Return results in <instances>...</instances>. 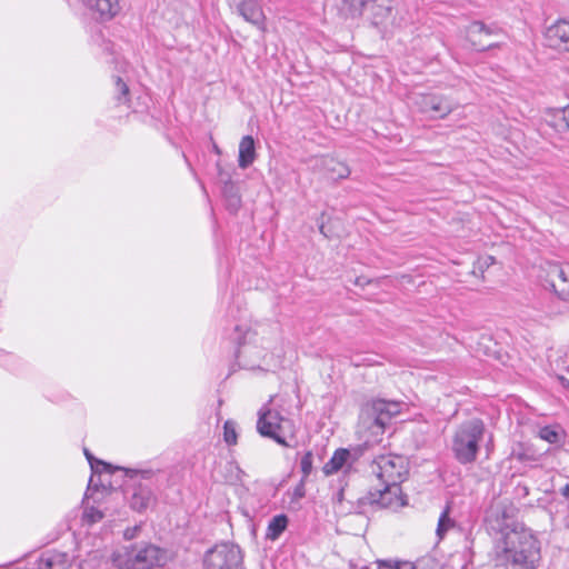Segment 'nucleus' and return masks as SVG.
<instances>
[{"label": "nucleus", "instance_id": "f257e3e1", "mask_svg": "<svg viewBox=\"0 0 569 569\" xmlns=\"http://www.w3.org/2000/svg\"><path fill=\"white\" fill-rule=\"evenodd\" d=\"M401 410L402 405L399 401L380 398L367 401L360 411L359 431L373 441H380Z\"/></svg>", "mask_w": 569, "mask_h": 569}, {"label": "nucleus", "instance_id": "f03ea898", "mask_svg": "<svg viewBox=\"0 0 569 569\" xmlns=\"http://www.w3.org/2000/svg\"><path fill=\"white\" fill-rule=\"evenodd\" d=\"M502 551L515 565L533 562L540 552L538 539L523 526H516L503 532Z\"/></svg>", "mask_w": 569, "mask_h": 569}, {"label": "nucleus", "instance_id": "7ed1b4c3", "mask_svg": "<svg viewBox=\"0 0 569 569\" xmlns=\"http://www.w3.org/2000/svg\"><path fill=\"white\" fill-rule=\"evenodd\" d=\"M167 552L153 543L132 545L113 557L118 569H154L167 563Z\"/></svg>", "mask_w": 569, "mask_h": 569}, {"label": "nucleus", "instance_id": "20e7f679", "mask_svg": "<svg viewBox=\"0 0 569 569\" xmlns=\"http://www.w3.org/2000/svg\"><path fill=\"white\" fill-rule=\"evenodd\" d=\"M485 431V423L479 418L465 421L457 428L452 437V451L460 463L476 461Z\"/></svg>", "mask_w": 569, "mask_h": 569}, {"label": "nucleus", "instance_id": "39448f33", "mask_svg": "<svg viewBox=\"0 0 569 569\" xmlns=\"http://www.w3.org/2000/svg\"><path fill=\"white\" fill-rule=\"evenodd\" d=\"M378 483L400 485L408 475V463L402 456L381 455L375 460Z\"/></svg>", "mask_w": 569, "mask_h": 569}, {"label": "nucleus", "instance_id": "423d86ee", "mask_svg": "<svg viewBox=\"0 0 569 569\" xmlns=\"http://www.w3.org/2000/svg\"><path fill=\"white\" fill-rule=\"evenodd\" d=\"M242 552L232 543H219L211 548L204 557V569H241Z\"/></svg>", "mask_w": 569, "mask_h": 569}, {"label": "nucleus", "instance_id": "0eeeda50", "mask_svg": "<svg viewBox=\"0 0 569 569\" xmlns=\"http://www.w3.org/2000/svg\"><path fill=\"white\" fill-rule=\"evenodd\" d=\"M368 500L389 509H399L407 505V497L400 485L377 483L370 488Z\"/></svg>", "mask_w": 569, "mask_h": 569}, {"label": "nucleus", "instance_id": "6e6552de", "mask_svg": "<svg viewBox=\"0 0 569 569\" xmlns=\"http://www.w3.org/2000/svg\"><path fill=\"white\" fill-rule=\"evenodd\" d=\"M501 32L486 26L482 21H473L466 28V40L477 51L500 48V43L492 42L491 37Z\"/></svg>", "mask_w": 569, "mask_h": 569}, {"label": "nucleus", "instance_id": "1a4fd4ad", "mask_svg": "<svg viewBox=\"0 0 569 569\" xmlns=\"http://www.w3.org/2000/svg\"><path fill=\"white\" fill-rule=\"evenodd\" d=\"M546 47L557 52L569 53V20L557 19L543 32Z\"/></svg>", "mask_w": 569, "mask_h": 569}, {"label": "nucleus", "instance_id": "9d476101", "mask_svg": "<svg viewBox=\"0 0 569 569\" xmlns=\"http://www.w3.org/2000/svg\"><path fill=\"white\" fill-rule=\"evenodd\" d=\"M286 421L279 412L268 409L262 412L257 422V429L263 437L273 439L282 447H290L287 440L281 436V423Z\"/></svg>", "mask_w": 569, "mask_h": 569}, {"label": "nucleus", "instance_id": "9b49d317", "mask_svg": "<svg viewBox=\"0 0 569 569\" xmlns=\"http://www.w3.org/2000/svg\"><path fill=\"white\" fill-rule=\"evenodd\" d=\"M425 112H432L438 118H446L450 114L455 107L451 100L442 94H426L422 100Z\"/></svg>", "mask_w": 569, "mask_h": 569}, {"label": "nucleus", "instance_id": "f8f14e48", "mask_svg": "<svg viewBox=\"0 0 569 569\" xmlns=\"http://www.w3.org/2000/svg\"><path fill=\"white\" fill-rule=\"evenodd\" d=\"M240 14L260 31L266 32V16L261 6L254 0H244L239 6Z\"/></svg>", "mask_w": 569, "mask_h": 569}, {"label": "nucleus", "instance_id": "ddd939ff", "mask_svg": "<svg viewBox=\"0 0 569 569\" xmlns=\"http://www.w3.org/2000/svg\"><path fill=\"white\" fill-rule=\"evenodd\" d=\"M89 8L99 21H110L116 18L120 10L119 0H88Z\"/></svg>", "mask_w": 569, "mask_h": 569}, {"label": "nucleus", "instance_id": "4468645a", "mask_svg": "<svg viewBox=\"0 0 569 569\" xmlns=\"http://www.w3.org/2000/svg\"><path fill=\"white\" fill-rule=\"evenodd\" d=\"M547 279L555 293L563 300H569V279L560 266H551L548 270Z\"/></svg>", "mask_w": 569, "mask_h": 569}, {"label": "nucleus", "instance_id": "2eb2a0df", "mask_svg": "<svg viewBox=\"0 0 569 569\" xmlns=\"http://www.w3.org/2000/svg\"><path fill=\"white\" fill-rule=\"evenodd\" d=\"M492 517L500 523V529L505 532L508 531V521L513 520L517 516V508L513 502L505 499L496 501L490 508Z\"/></svg>", "mask_w": 569, "mask_h": 569}, {"label": "nucleus", "instance_id": "dca6fc26", "mask_svg": "<svg viewBox=\"0 0 569 569\" xmlns=\"http://www.w3.org/2000/svg\"><path fill=\"white\" fill-rule=\"evenodd\" d=\"M71 561L66 552L48 551L38 562V569H69Z\"/></svg>", "mask_w": 569, "mask_h": 569}, {"label": "nucleus", "instance_id": "f3484780", "mask_svg": "<svg viewBox=\"0 0 569 569\" xmlns=\"http://www.w3.org/2000/svg\"><path fill=\"white\" fill-rule=\"evenodd\" d=\"M256 159L254 140L251 136H244L239 143V167L246 169Z\"/></svg>", "mask_w": 569, "mask_h": 569}, {"label": "nucleus", "instance_id": "a211bd4d", "mask_svg": "<svg viewBox=\"0 0 569 569\" xmlns=\"http://www.w3.org/2000/svg\"><path fill=\"white\" fill-rule=\"evenodd\" d=\"M350 457V452L348 449L340 448L337 449L331 458L325 463L322 470L327 476L337 473L348 461Z\"/></svg>", "mask_w": 569, "mask_h": 569}, {"label": "nucleus", "instance_id": "6ab92c4d", "mask_svg": "<svg viewBox=\"0 0 569 569\" xmlns=\"http://www.w3.org/2000/svg\"><path fill=\"white\" fill-rule=\"evenodd\" d=\"M549 124L558 132H569V106L550 112Z\"/></svg>", "mask_w": 569, "mask_h": 569}, {"label": "nucleus", "instance_id": "aec40b11", "mask_svg": "<svg viewBox=\"0 0 569 569\" xmlns=\"http://www.w3.org/2000/svg\"><path fill=\"white\" fill-rule=\"evenodd\" d=\"M152 501V492L149 488L139 486L131 498V507L137 511L146 510Z\"/></svg>", "mask_w": 569, "mask_h": 569}, {"label": "nucleus", "instance_id": "412c9836", "mask_svg": "<svg viewBox=\"0 0 569 569\" xmlns=\"http://www.w3.org/2000/svg\"><path fill=\"white\" fill-rule=\"evenodd\" d=\"M288 522L289 520L286 515L282 513L274 516L268 523L266 530V538L271 541L277 540L281 536V533L287 529Z\"/></svg>", "mask_w": 569, "mask_h": 569}, {"label": "nucleus", "instance_id": "4be33fe9", "mask_svg": "<svg viewBox=\"0 0 569 569\" xmlns=\"http://www.w3.org/2000/svg\"><path fill=\"white\" fill-rule=\"evenodd\" d=\"M326 171L333 180L346 179L350 174L348 164L339 159L330 158L326 162Z\"/></svg>", "mask_w": 569, "mask_h": 569}, {"label": "nucleus", "instance_id": "5701e85b", "mask_svg": "<svg viewBox=\"0 0 569 569\" xmlns=\"http://www.w3.org/2000/svg\"><path fill=\"white\" fill-rule=\"evenodd\" d=\"M449 513H450V507L447 506L439 517L438 526H437V535L440 538H442L455 526V521L450 518Z\"/></svg>", "mask_w": 569, "mask_h": 569}, {"label": "nucleus", "instance_id": "b1692460", "mask_svg": "<svg viewBox=\"0 0 569 569\" xmlns=\"http://www.w3.org/2000/svg\"><path fill=\"white\" fill-rule=\"evenodd\" d=\"M433 566L427 563L413 565L410 561H396V562H383L379 566V569H432Z\"/></svg>", "mask_w": 569, "mask_h": 569}, {"label": "nucleus", "instance_id": "393cba45", "mask_svg": "<svg viewBox=\"0 0 569 569\" xmlns=\"http://www.w3.org/2000/svg\"><path fill=\"white\" fill-rule=\"evenodd\" d=\"M538 436L540 439H542L551 445L558 443L561 439L560 432L551 426L542 427L539 430Z\"/></svg>", "mask_w": 569, "mask_h": 569}, {"label": "nucleus", "instance_id": "a878e982", "mask_svg": "<svg viewBox=\"0 0 569 569\" xmlns=\"http://www.w3.org/2000/svg\"><path fill=\"white\" fill-rule=\"evenodd\" d=\"M223 439L229 446H234L238 440L236 425L233 421L227 420L223 425Z\"/></svg>", "mask_w": 569, "mask_h": 569}, {"label": "nucleus", "instance_id": "bb28decb", "mask_svg": "<svg viewBox=\"0 0 569 569\" xmlns=\"http://www.w3.org/2000/svg\"><path fill=\"white\" fill-rule=\"evenodd\" d=\"M313 463V455H312V451H307L305 452V455L302 456L301 458V461H300V468H301V472H302V481H305L311 473L312 471V466Z\"/></svg>", "mask_w": 569, "mask_h": 569}, {"label": "nucleus", "instance_id": "cd10ccee", "mask_svg": "<svg viewBox=\"0 0 569 569\" xmlns=\"http://www.w3.org/2000/svg\"><path fill=\"white\" fill-rule=\"evenodd\" d=\"M370 1L371 0H343V3L348 7L352 16H360Z\"/></svg>", "mask_w": 569, "mask_h": 569}, {"label": "nucleus", "instance_id": "c85d7f7f", "mask_svg": "<svg viewBox=\"0 0 569 569\" xmlns=\"http://www.w3.org/2000/svg\"><path fill=\"white\" fill-rule=\"evenodd\" d=\"M84 520L88 523H96L103 518V513L94 507L88 508L83 515Z\"/></svg>", "mask_w": 569, "mask_h": 569}, {"label": "nucleus", "instance_id": "c756f323", "mask_svg": "<svg viewBox=\"0 0 569 569\" xmlns=\"http://www.w3.org/2000/svg\"><path fill=\"white\" fill-rule=\"evenodd\" d=\"M116 87L120 91V93L123 96L126 102L129 103L130 102V99H129L130 90H129L128 84L120 77H118L116 79Z\"/></svg>", "mask_w": 569, "mask_h": 569}, {"label": "nucleus", "instance_id": "7c9ffc66", "mask_svg": "<svg viewBox=\"0 0 569 569\" xmlns=\"http://www.w3.org/2000/svg\"><path fill=\"white\" fill-rule=\"evenodd\" d=\"M558 380L562 385L563 388L569 389V380L563 376H558Z\"/></svg>", "mask_w": 569, "mask_h": 569}, {"label": "nucleus", "instance_id": "2f4dec72", "mask_svg": "<svg viewBox=\"0 0 569 569\" xmlns=\"http://www.w3.org/2000/svg\"><path fill=\"white\" fill-rule=\"evenodd\" d=\"M561 495L569 499V483L565 485L562 488H561Z\"/></svg>", "mask_w": 569, "mask_h": 569}, {"label": "nucleus", "instance_id": "473e14b6", "mask_svg": "<svg viewBox=\"0 0 569 569\" xmlns=\"http://www.w3.org/2000/svg\"><path fill=\"white\" fill-rule=\"evenodd\" d=\"M124 537H126L127 539H131V538H133V531L126 530V532H124Z\"/></svg>", "mask_w": 569, "mask_h": 569}, {"label": "nucleus", "instance_id": "72a5a7b5", "mask_svg": "<svg viewBox=\"0 0 569 569\" xmlns=\"http://www.w3.org/2000/svg\"><path fill=\"white\" fill-rule=\"evenodd\" d=\"M370 281H366V283H369ZM356 284H362V280H360V278H357L356 280ZM365 284V282H363Z\"/></svg>", "mask_w": 569, "mask_h": 569}, {"label": "nucleus", "instance_id": "f704fd0d", "mask_svg": "<svg viewBox=\"0 0 569 569\" xmlns=\"http://www.w3.org/2000/svg\"><path fill=\"white\" fill-rule=\"evenodd\" d=\"M370 281H366V283H369ZM356 284H362V280H360V278H357L356 280ZM365 284V282H363Z\"/></svg>", "mask_w": 569, "mask_h": 569}, {"label": "nucleus", "instance_id": "c9c22d12", "mask_svg": "<svg viewBox=\"0 0 569 569\" xmlns=\"http://www.w3.org/2000/svg\"><path fill=\"white\" fill-rule=\"evenodd\" d=\"M17 569H22L21 567H17Z\"/></svg>", "mask_w": 569, "mask_h": 569}, {"label": "nucleus", "instance_id": "e433bc0d", "mask_svg": "<svg viewBox=\"0 0 569 569\" xmlns=\"http://www.w3.org/2000/svg\"><path fill=\"white\" fill-rule=\"evenodd\" d=\"M26 569H34V568H26Z\"/></svg>", "mask_w": 569, "mask_h": 569}]
</instances>
